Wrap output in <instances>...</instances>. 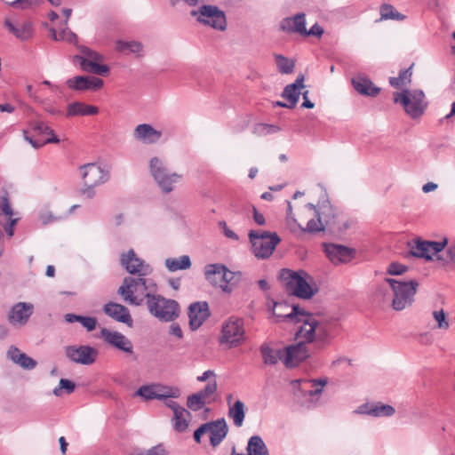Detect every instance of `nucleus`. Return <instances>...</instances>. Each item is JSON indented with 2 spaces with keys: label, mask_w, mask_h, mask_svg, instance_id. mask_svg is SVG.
Listing matches in <instances>:
<instances>
[{
  "label": "nucleus",
  "mask_w": 455,
  "mask_h": 455,
  "mask_svg": "<svg viewBox=\"0 0 455 455\" xmlns=\"http://www.w3.org/2000/svg\"><path fill=\"white\" fill-rule=\"evenodd\" d=\"M120 263L132 276L124 278L123 283L117 290V293L123 301L127 304H140V299L135 297V293L140 292L142 289L137 287V285L140 283L155 281L148 277L153 273V267L139 258L133 250H129L126 253H123L120 258Z\"/></svg>",
  "instance_id": "nucleus-1"
},
{
  "label": "nucleus",
  "mask_w": 455,
  "mask_h": 455,
  "mask_svg": "<svg viewBox=\"0 0 455 455\" xmlns=\"http://www.w3.org/2000/svg\"><path fill=\"white\" fill-rule=\"evenodd\" d=\"M137 287L141 288L140 292H136L135 297L140 304H131L139 307L146 305L149 314L157 320L164 323L173 322L180 314L179 303L172 299H167L157 293V284L155 281L140 283Z\"/></svg>",
  "instance_id": "nucleus-2"
},
{
  "label": "nucleus",
  "mask_w": 455,
  "mask_h": 455,
  "mask_svg": "<svg viewBox=\"0 0 455 455\" xmlns=\"http://www.w3.org/2000/svg\"><path fill=\"white\" fill-rule=\"evenodd\" d=\"M280 279L285 285L286 291L299 299H311L317 291L313 287V277L304 270L293 271L283 268L280 272Z\"/></svg>",
  "instance_id": "nucleus-3"
},
{
  "label": "nucleus",
  "mask_w": 455,
  "mask_h": 455,
  "mask_svg": "<svg viewBox=\"0 0 455 455\" xmlns=\"http://www.w3.org/2000/svg\"><path fill=\"white\" fill-rule=\"evenodd\" d=\"M274 315L279 321L297 317V321L302 323L303 325L297 331L296 336L305 339L306 342H312L316 334L324 335L326 332L325 327L319 323L314 315L301 310L298 305H293L291 312L287 314L274 312Z\"/></svg>",
  "instance_id": "nucleus-4"
},
{
  "label": "nucleus",
  "mask_w": 455,
  "mask_h": 455,
  "mask_svg": "<svg viewBox=\"0 0 455 455\" xmlns=\"http://www.w3.org/2000/svg\"><path fill=\"white\" fill-rule=\"evenodd\" d=\"M386 282L393 291L392 307L394 310L402 311L412 305L419 287L417 280L398 281L387 278Z\"/></svg>",
  "instance_id": "nucleus-5"
},
{
  "label": "nucleus",
  "mask_w": 455,
  "mask_h": 455,
  "mask_svg": "<svg viewBox=\"0 0 455 455\" xmlns=\"http://www.w3.org/2000/svg\"><path fill=\"white\" fill-rule=\"evenodd\" d=\"M394 102L401 104L412 119L420 117L427 107L424 92L419 89H405L401 92H395Z\"/></svg>",
  "instance_id": "nucleus-6"
},
{
  "label": "nucleus",
  "mask_w": 455,
  "mask_h": 455,
  "mask_svg": "<svg viewBox=\"0 0 455 455\" xmlns=\"http://www.w3.org/2000/svg\"><path fill=\"white\" fill-rule=\"evenodd\" d=\"M78 49L80 54L74 56V62L81 70L103 76L109 74V67L102 63L103 55L86 46H78Z\"/></svg>",
  "instance_id": "nucleus-7"
},
{
  "label": "nucleus",
  "mask_w": 455,
  "mask_h": 455,
  "mask_svg": "<svg viewBox=\"0 0 455 455\" xmlns=\"http://www.w3.org/2000/svg\"><path fill=\"white\" fill-rule=\"evenodd\" d=\"M190 16L198 23L219 31H225L228 27L226 14L217 5L203 4L193 9Z\"/></svg>",
  "instance_id": "nucleus-8"
},
{
  "label": "nucleus",
  "mask_w": 455,
  "mask_h": 455,
  "mask_svg": "<svg viewBox=\"0 0 455 455\" xmlns=\"http://www.w3.org/2000/svg\"><path fill=\"white\" fill-rule=\"evenodd\" d=\"M245 340L244 321L243 318L230 316L221 328L220 343L227 345L228 348L236 347Z\"/></svg>",
  "instance_id": "nucleus-9"
},
{
  "label": "nucleus",
  "mask_w": 455,
  "mask_h": 455,
  "mask_svg": "<svg viewBox=\"0 0 455 455\" xmlns=\"http://www.w3.org/2000/svg\"><path fill=\"white\" fill-rule=\"evenodd\" d=\"M252 252L258 259H267L272 255L280 238L276 233L251 230L249 233Z\"/></svg>",
  "instance_id": "nucleus-10"
},
{
  "label": "nucleus",
  "mask_w": 455,
  "mask_h": 455,
  "mask_svg": "<svg viewBox=\"0 0 455 455\" xmlns=\"http://www.w3.org/2000/svg\"><path fill=\"white\" fill-rule=\"evenodd\" d=\"M149 171L156 182L164 193L172 191L173 185L181 179V175L170 172L165 166L164 161L157 156H154L149 160Z\"/></svg>",
  "instance_id": "nucleus-11"
},
{
  "label": "nucleus",
  "mask_w": 455,
  "mask_h": 455,
  "mask_svg": "<svg viewBox=\"0 0 455 455\" xmlns=\"http://www.w3.org/2000/svg\"><path fill=\"white\" fill-rule=\"evenodd\" d=\"M29 127L31 131L37 136L48 135V138H46L44 141H39L29 136L27 131H24L23 135L25 140L28 141L34 148L37 149L46 144L60 142V140L55 135L54 131L45 122L42 120H32L29 122Z\"/></svg>",
  "instance_id": "nucleus-12"
},
{
  "label": "nucleus",
  "mask_w": 455,
  "mask_h": 455,
  "mask_svg": "<svg viewBox=\"0 0 455 455\" xmlns=\"http://www.w3.org/2000/svg\"><path fill=\"white\" fill-rule=\"evenodd\" d=\"M65 355L75 363L91 365L95 363L99 352L96 348L88 345H73L65 347Z\"/></svg>",
  "instance_id": "nucleus-13"
},
{
  "label": "nucleus",
  "mask_w": 455,
  "mask_h": 455,
  "mask_svg": "<svg viewBox=\"0 0 455 455\" xmlns=\"http://www.w3.org/2000/svg\"><path fill=\"white\" fill-rule=\"evenodd\" d=\"M84 185L99 186L109 180V172L96 164H87L80 167Z\"/></svg>",
  "instance_id": "nucleus-14"
},
{
  "label": "nucleus",
  "mask_w": 455,
  "mask_h": 455,
  "mask_svg": "<svg viewBox=\"0 0 455 455\" xmlns=\"http://www.w3.org/2000/svg\"><path fill=\"white\" fill-rule=\"evenodd\" d=\"M34 313V305L29 302L15 303L8 312L7 320L15 327L25 326Z\"/></svg>",
  "instance_id": "nucleus-15"
},
{
  "label": "nucleus",
  "mask_w": 455,
  "mask_h": 455,
  "mask_svg": "<svg viewBox=\"0 0 455 455\" xmlns=\"http://www.w3.org/2000/svg\"><path fill=\"white\" fill-rule=\"evenodd\" d=\"M283 363L288 368L297 366L300 362L308 357V350L304 341L287 346L282 349Z\"/></svg>",
  "instance_id": "nucleus-16"
},
{
  "label": "nucleus",
  "mask_w": 455,
  "mask_h": 455,
  "mask_svg": "<svg viewBox=\"0 0 455 455\" xmlns=\"http://www.w3.org/2000/svg\"><path fill=\"white\" fill-rule=\"evenodd\" d=\"M100 337L103 339L106 343L111 345L116 349L129 355L133 354V345L132 341L123 333L110 331L107 328H102L100 330Z\"/></svg>",
  "instance_id": "nucleus-17"
},
{
  "label": "nucleus",
  "mask_w": 455,
  "mask_h": 455,
  "mask_svg": "<svg viewBox=\"0 0 455 455\" xmlns=\"http://www.w3.org/2000/svg\"><path fill=\"white\" fill-rule=\"evenodd\" d=\"M210 309L208 303L198 301L192 303L188 307L189 327L196 331L209 318Z\"/></svg>",
  "instance_id": "nucleus-18"
},
{
  "label": "nucleus",
  "mask_w": 455,
  "mask_h": 455,
  "mask_svg": "<svg viewBox=\"0 0 455 455\" xmlns=\"http://www.w3.org/2000/svg\"><path fill=\"white\" fill-rule=\"evenodd\" d=\"M66 84L71 90L84 92L99 90L103 86L104 82L102 79L95 76H76L68 78L66 81Z\"/></svg>",
  "instance_id": "nucleus-19"
},
{
  "label": "nucleus",
  "mask_w": 455,
  "mask_h": 455,
  "mask_svg": "<svg viewBox=\"0 0 455 455\" xmlns=\"http://www.w3.org/2000/svg\"><path fill=\"white\" fill-rule=\"evenodd\" d=\"M355 412L374 418H381L393 416L395 413V410L389 404H384L381 402H372L361 404Z\"/></svg>",
  "instance_id": "nucleus-20"
},
{
  "label": "nucleus",
  "mask_w": 455,
  "mask_h": 455,
  "mask_svg": "<svg viewBox=\"0 0 455 455\" xmlns=\"http://www.w3.org/2000/svg\"><path fill=\"white\" fill-rule=\"evenodd\" d=\"M213 274H221L220 287L224 291L230 292L232 291L229 287L230 281L235 276L234 273L227 268L223 264H209L204 268V275L206 279H212Z\"/></svg>",
  "instance_id": "nucleus-21"
},
{
  "label": "nucleus",
  "mask_w": 455,
  "mask_h": 455,
  "mask_svg": "<svg viewBox=\"0 0 455 455\" xmlns=\"http://www.w3.org/2000/svg\"><path fill=\"white\" fill-rule=\"evenodd\" d=\"M162 132L156 130L149 124H138L133 131V138L142 144L150 145L159 141Z\"/></svg>",
  "instance_id": "nucleus-22"
},
{
  "label": "nucleus",
  "mask_w": 455,
  "mask_h": 455,
  "mask_svg": "<svg viewBox=\"0 0 455 455\" xmlns=\"http://www.w3.org/2000/svg\"><path fill=\"white\" fill-rule=\"evenodd\" d=\"M207 433L210 434V443L212 447L219 446L228 433V427L224 418L206 422Z\"/></svg>",
  "instance_id": "nucleus-23"
},
{
  "label": "nucleus",
  "mask_w": 455,
  "mask_h": 455,
  "mask_svg": "<svg viewBox=\"0 0 455 455\" xmlns=\"http://www.w3.org/2000/svg\"><path fill=\"white\" fill-rule=\"evenodd\" d=\"M280 29L285 33H297L303 36L306 32L305 13H297L292 17H287L281 20Z\"/></svg>",
  "instance_id": "nucleus-24"
},
{
  "label": "nucleus",
  "mask_w": 455,
  "mask_h": 455,
  "mask_svg": "<svg viewBox=\"0 0 455 455\" xmlns=\"http://www.w3.org/2000/svg\"><path fill=\"white\" fill-rule=\"evenodd\" d=\"M326 379H298L291 382L294 388H299L305 395L314 396L319 395L326 385Z\"/></svg>",
  "instance_id": "nucleus-25"
},
{
  "label": "nucleus",
  "mask_w": 455,
  "mask_h": 455,
  "mask_svg": "<svg viewBox=\"0 0 455 455\" xmlns=\"http://www.w3.org/2000/svg\"><path fill=\"white\" fill-rule=\"evenodd\" d=\"M103 311L107 315L116 322L124 323L128 325H132V318L129 309L121 304L108 302L104 305Z\"/></svg>",
  "instance_id": "nucleus-26"
},
{
  "label": "nucleus",
  "mask_w": 455,
  "mask_h": 455,
  "mask_svg": "<svg viewBox=\"0 0 455 455\" xmlns=\"http://www.w3.org/2000/svg\"><path fill=\"white\" fill-rule=\"evenodd\" d=\"M354 89L360 94L369 97H376L380 88L374 85V84L366 76L357 75L351 80Z\"/></svg>",
  "instance_id": "nucleus-27"
},
{
  "label": "nucleus",
  "mask_w": 455,
  "mask_h": 455,
  "mask_svg": "<svg viewBox=\"0 0 455 455\" xmlns=\"http://www.w3.org/2000/svg\"><path fill=\"white\" fill-rule=\"evenodd\" d=\"M304 76L303 75H299L294 83L291 84H287L283 92H282V97L286 99L289 102V108H293L299 100V95H300V92H299V89L303 88L304 87Z\"/></svg>",
  "instance_id": "nucleus-28"
},
{
  "label": "nucleus",
  "mask_w": 455,
  "mask_h": 455,
  "mask_svg": "<svg viewBox=\"0 0 455 455\" xmlns=\"http://www.w3.org/2000/svg\"><path fill=\"white\" fill-rule=\"evenodd\" d=\"M98 112L99 108L95 106L87 105L81 101H76L68 106L66 116L68 117L76 116H93L98 114Z\"/></svg>",
  "instance_id": "nucleus-29"
},
{
  "label": "nucleus",
  "mask_w": 455,
  "mask_h": 455,
  "mask_svg": "<svg viewBox=\"0 0 455 455\" xmlns=\"http://www.w3.org/2000/svg\"><path fill=\"white\" fill-rule=\"evenodd\" d=\"M428 245V241L417 238L413 242L408 243V246L410 247L409 254L415 258L431 260L430 249Z\"/></svg>",
  "instance_id": "nucleus-30"
},
{
  "label": "nucleus",
  "mask_w": 455,
  "mask_h": 455,
  "mask_svg": "<svg viewBox=\"0 0 455 455\" xmlns=\"http://www.w3.org/2000/svg\"><path fill=\"white\" fill-rule=\"evenodd\" d=\"M4 26L12 33L17 38L26 41L32 36L33 28L30 22H25L20 27L14 26L9 19L4 20Z\"/></svg>",
  "instance_id": "nucleus-31"
},
{
  "label": "nucleus",
  "mask_w": 455,
  "mask_h": 455,
  "mask_svg": "<svg viewBox=\"0 0 455 455\" xmlns=\"http://www.w3.org/2000/svg\"><path fill=\"white\" fill-rule=\"evenodd\" d=\"M165 267L170 272L186 270L191 267V260L188 255H182L178 258H167L164 261Z\"/></svg>",
  "instance_id": "nucleus-32"
},
{
  "label": "nucleus",
  "mask_w": 455,
  "mask_h": 455,
  "mask_svg": "<svg viewBox=\"0 0 455 455\" xmlns=\"http://www.w3.org/2000/svg\"><path fill=\"white\" fill-rule=\"evenodd\" d=\"M248 455H269L268 449L259 435L251 436L247 443Z\"/></svg>",
  "instance_id": "nucleus-33"
},
{
  "label": "nucleus",
  "mask_w": 455,
  "mask_h": 455,
  "mask_svg": "<svg viewBox=\"0 0 455 455\" xmlns=\"http://www.w3.org/2000/svg\"><path fill=\"white\" fill-rule=\"evenodd\" d=\"M228 417L233 419L235 427H242L245 418L244 403L240 400L235 401V403L229 407Z\"/></svg>",
  "instance_id": "nucleus-34"
},
{
  "label": "nucleus",
  "mask_w": 455,
  "mask_h": 455,
  "mask_svg": "<svg viewBox=\"0 0 455 455\" xmlns=\"http://www.w3.org/2000/svg\"><path fill=\"white\" fill-rule=\"evenodd\" d=\"M260 353L266 364L274 365L280 360L283 362L282 349L274 350L267 345L260 347Z\"/></svg>",
  "instance_id": "nucleus-35"
},
{
  "label": "nucleus",
  "mask_w": 455,
  "mask_h": 455,
  "mask_svg": "<svg viewBox=\"0 0 455 455\" xmlns=\"http://www.w3.org/2000/svg\"><path fill=\"white\" fill-rule=\"evenodd\" d=\"M116 49L123 53H134L140 55L143 50V45L138 41L118 40L116 44Z\"/></svg>",
  "instance_id": "nucleus-36"
},
{
  "label": "nucleus",
  "mask_w": 455,
  "mask_h": 455,
  "mask_svg": "<svg viewBox=\"0 0 455 455\" xmlns=\"http://www.w3.org/2000/svg\"><path fill=\"white\" fill-rule=\"evenodd\" d=\"M323 251L328 259L334 265L341 263V244L324 243Z\"/></svg>",
  "instance_id": "nucleus-37"
},
{
  "label": "nucleus",
  "mask_w": 455,
  "mask_h": 455,
  "mask_svg": "<svg viewBox=\"0 0 455 455\" xmlns=\"http://www.w3.org/2000/svg\"><path fill=\"white\" fill-rule=\"evenodd\" d=\"M190 416V412L184 408L173 413L174 429L178 432H184L188 427L187 418Z\"/></svg>",
  "instance_id": "nucleus-38"
},
{
  "label": "nucleus",
  "mask_w": 455,
  "mask_h": 455,
  "mask_svg": "<svg viewBox=\"0 0 455 455\" xmlns=\"http://www.w3.org/2000/svg\"><path fill=\"white\" fill-rule=\"evenodd\" d=\"M278 71L281 74H291L294 70L295 62L282 54L274 55Z\"/></svg>",
  "instance_id": "nucleus-39"
},
{
  "label": "nucleus",
  "mask_w": 455,
  "mask_h": 455,
  "mask_svg": "<svg viewBox=\"0 0 455 455\" xmlns=\"http://www.w3.org/2000/svg\"><path fill=\"white\" fill-rule=\"evenodd\" d=\"M281 128L275 124L258 123L252 127V133L258 137H263L270 134L277 133Z\"/></svg>",
  "instance_id": "nucleus-40"
},
{
  "label": "nucleus",
  "mask_w": 455,
  "mask_h": 455,
  "mask_svg": "<svg viewBox=\"0 0 455 455\" xmlns=\"http://www.w3.org/2000/svg\"><path fill=\"white\" fill-rule=\"evenodd\" d=\"M362 252L355 247L343 244V264H355L361 261Z\"/></svg>",
  "instance_id": "nucleus-41"
},
{
  "label": "nucleus",
  "mask_w": 455,
  "mask_h": 455,
  "mask_svg": "<svg viewBox=\"0 0 455 455\" xmlns=\"http://www.w3.org/2000/svg\"><path fill=\"white\" fill-rule=\"evenodd\" d=\"M412 67H410L406 69L401 70L399 72V76L397 77H390L389 78V84L391 86L395 88H399L403 85H405L409 83H411L412 71Z\"/></svg>",
  "instance_id": "nucleus-42"
},
{
  "label": "nucleus",
  "mask_w": 455,
  "mask_h": 455,
  "mask_svg": "<svg viewBox=\"0 0 455 455\" xmlns=\"http://www.w3.org/2000/svg\"><path fill=\"white\" fill-rule=\"evenodd\" d=\"M381 20H403L405 16L395 10L390 4H383L380 7Z\"/></svg>",
  "instance_id": "nucleus-43"
},
{
  "label": "nucleus",
  "mask_w": 455,
  "mask_h": 455,
  "mask_svg": "<svg viewBox=\"0 0 455 455\" xmlns=\"http://www.w3.org/2000/svg\"><path fill=\"white\" fill-rule=\"evenodd\" d=\"M51 33L52 36V38L55 41H67L68 43H77V36L76 35L69 30L68 28H64L61 29L59 33L54 28L51 29Z\"/></svg>",
  "instance_id": "nucleus-44"
},
{
  "label": "nucleus",
  "mask_w": 455,
  "mask_h": 455,
  "mask_svg": "<svg viewBox=\"0 0 455 455\" xmlns=\"http://www.w3.org/2000/svg\"><path fill=\"white\" fill-rule=\"evenodd\" d=\"M302 232L305 233H317L324 229V226L321 220L320 212H316L315 219H311L307 221L306 228L300 226L299 228Z\"/></svg>",
  "instance_id": "nucleus-45"
},
{
  "label": "nucleus",
  "mask_w": 455,
  "mask_h": 455,
  "mask_svg": "<svg viewBox=\"0 0 455 455\" xmlns=\"http://www.w3.org/2000/svg\"><path fill=\"white\" fill-rule=\"evenodd\" d=\"M155 391L156 394H161L164 395L161 396L160 398H157L158 400L167 398H177L180 395V390L178 387H172L168 386H163L160 384H155Z\"/></svg>",
  "instance_id": "nucleus-46"
},
{
  "label": "nucleus",
  "mask_w": 455,
  "mask_h": 455,
  "mask_svg": "<svg viewBox=\"0 0 455 455\" xmlns=\"http://www.w3.org/2000/svg\"><path fill=\"white\" fill-rule=\"evenodd\" d=\"M206 403H210V401H206L198 392L189 395L187 401L188 407L194 411L202 410Z\"/></svg>",
  "instance_id": "nucleus-47"
},
{
  "label": "nucleus",
  "mask_w": 455,
  "mask_h": 455,
  "mask_svg": "<svg viewBox=\"0 0 455 455\" xmlns=\"http://www.w3.org/2000/svg\"><path fill=\"white\" fill-rule=\"evenodd\" d=\"M136 395L142 397L144 400H153L164 396L161 394H156L155 391V384L143 385L135 393Z\"/></svg>",
  "instance_id": "nucleus-48"
},
{
  "label": "nucleus",
  "mask_w": 455,
  "mask_h": 455,
  "mask_svg": "<svg viewBox=\"0 0 455 455\" xmlns=\"http://www.w3.org/2000/svg\"><path fill=\"white\" fill-rule=\"evenodd\" d=\"M76 384L73 381L68 379H60L59 381V386L52 390V394L56 396H61L64 391L69 395L74 392Z\"/></svg>",
  "instance_id": "nucleus-49"
},
{
  "label": "nucleus",
  "mask_w": 455,
  "mask_h": 455,
  "mask_svg": "<svg viewBox=\"0 0 455 455\" xmlns=\"http://www.w3.org/2000/svg\"><path fill=\"white\" fill-rule=\"evenodd\" d=\"M217 388H218V385H217V381L216 379H212V380H210L206 386L204 387V388L201 389L200 391H198V393L200 395H202V396L206 400V401H210V403L212 401H214V399H211V397L215 395V393L217 392Z\"/></svg>",
  "instance_id": "nucleus-50"
},
{
  "label": "nucleus",
  "mask_w": 455,
  "mask_h": 455,
  "mask_svg": "<svg viewBox=\"0 0 455 455\" xmlns=\"http://www.w3.org/2000/svg\"><path fill=\"white\" fill-rule=\"evenodd\" d=\"M428 244L432 259L434 255L443 251L445 247H448L449 243L448 239L444 237L443 240L438 242L428 241Z\"/></svg>",
  "instance_id": "nucleus-51"
},
{
  "label": "nucleus",
  "mask_w": 455,
  "mask_h": 455,
  "mask_svg": "<svg viewBox=\"0 0 455 455\" xmlns=\"http://www.w3.org/2000/svg\"><path fill=\"white\" fill-rule=\"evenodd\" d=\"M286 222L290 227L291 230L294 231L296 228H300V224L297 221L295 215L292 212V206L291 202L287 201V212H286Z\"/></svg>",
  "instance_id": "nucleus-52"
},
{
  "label": "nucleus",
  "mask_w": 455,
  "mask_h": 455,
  "mask_svg": "<svg viewBox=\"0 0 455 455\" xmlns=\"http://www.w3.org/2000/svg\"><path fill=\"white\" fill-rule=\"evenodd\" d=\"M433 317L437 322V327L439 329H449L450 324L449 322L446 320L445 313L443 309L434 311Z\"/></svg>",
  "instance_id": "nucleus-53"
},
{
  "label": "nucleus",
  "mask_w": 455,
  "mask_h": 455,
  "mask_svg": "<svg viewBox=\"0 0 455 455\" xmlns=\"http://www.w3.org/2000/svg\"><path fill=\"white\" fill-rule=\"evenodd\" d=\"M408 270V267L398 262H392L387 269V273L390 275H400Z\"/></svg>",
  "instance_id": "nucleus-54"
},
{
  "label": "nucleus",
  "mask_w": 455,
  "mask_h": 455,
  "mask_svg": "<svg viewBox=\"0 0 455 455\" xmlns=\"http://www.w3.org/2000/svg\"><path fill=\"white\" fill-rule=\"evenodd\" d=\"M20 360L16 364L20 365L21 368L25 370H32L36 366V362L25 353L20 355Z\"/></svg>",
  "instance_id": "nucleus-55"
},
{
  "label": "nucleus",
  "mask_w": 455,
  "mask_h": 455,
  "mask_svg": "<svg viewBox=\"0 0 455 455\" xmlns=\"http://www.w3.org/2000/svg\"><path fill=\"white\" fill-rule=\"evenodd\" d=\"M79 323L86 329V331H92L96 328L97 319L92 316L81 315Z\"/></svg>",
  "instance_id": "nucleus-56"
},
{
  "label": "nucleus",
  "mask_w": 455,
  "mask_h": 455,
  "mask_svg": "<svg viewBox=\"0 0 455 455\" xmlns=\"http://www.w3.org/2000/svg\"><path fill=\"white\" fill-rule=\"evenodd\" d=\"M23 352H21L17 347L11 346L9 349L7 350L6 356L8 359H10L14 363H17L20 360V355H22Z\"/></svg>",
  "instance_id": "nucleus-57"
},
{
  "label": "nucleus",
  "mask_w": 455,
  "mask_h": 455,
  "mask_svg": "<svg viewBox=\"0 0 455 455\" xmlns=\"http://www.w3.org/2000/svg\"><path fill=\"white\" fill-rule=\"evenodd\" d=\"M1 210L2 212L8 218V220L13 219V211L12 209L8 198L5 196L3 197L1 200Z\"/></svg>",
  "instance_id": "nucleus-58"
},
{
  "label": "nucleus",
  "mask_w": 455,
  "mask_h": 455,
  "mask_svg": "<svg viewBox=\"0 0 455 455\" xmlns=\"http://www.w3.org/2000/svg\"><path fill=\"white\" fill-rule=\"evenodd\" d=\"M446 262L455 265V239L449 243L446 249Z\"/></svg>",
  "instance_id": "nucleus-59"
},
{
  "label": "nucleus",
  "mask_w": 455,
  "mask_h": 455,
  "mask_svg": "<svg viewBox=\"0 0 455 455\" xmlns=\"http://www.w3.org/2000/svg\"><path fill=\"white\" fill-rule=\"evenodd\" d=\"M38 219L43 225H47L56 220V218L49 211H41L38 214Z\"/></svg>",
  "instance_id": "nucleus-60"
},
{
  "label": "nucleus",
  "mask_w": 455,
  "mask_h": 455,
  "mask_svg": "<svg viewBox=\"0 0 455 455\" xmlns=\"http://www.w3.org/2000/svg\"><path fill=\"white\" fill-rule=\"evenodd\" d=\"M219 227L223 230L224 235L228 238H230L235 241H237L239 239L238 235L228 227V225L225 221H220Z\"/></svg>",
  "instance_id": "nucleus-61"
},
{
  "label": "nucleus",
  "mask_w": 455,
  "mask_h": 455,
  "mask_svg": "<svg viewBox=\"0 0 455 455\" xmlns=\"http://www.w3.org/2000/svg\"><path fill=\"white\" fill-rule=\"evenodd\" d=\"M172 7H176L181 4L188 7H196L199 4V0H169Z\"/></svg>",
  "instance_id": "nucleus-62"
},
{
  "label": "nucleus",
  "mask_w": 455,
  "mask_h": 455,
  "mask_svg": "<svg viewBox=\"0 0 455 455\" xmlns=\"http://www.w3.org/2000/svg\"><path fill=\"white\" fill-rule=\"evenodd\" d=\"M323 33V29L317 23L314 24L309 30L306 29V32L303 33V36H321Z\"/></svg>",
  "instance_id": "nucleus-63"
},
{
  "label": "nucleus",
  "mask_w": 455,
  "mask_h": 455,
  "mask_svg": "<svg viewBox=\"0 0 455 455\" xmlns=\"http://www.w3.org/2000/svg\"><path fill=\"white\" fill-rule=\"evenodd\" d=\"M207 424H202L195 432H194V439L197 443H201L202 435L207 433Z\"/></svg>",
  "instance_id": "nucleus-64"
}]
</instances>
